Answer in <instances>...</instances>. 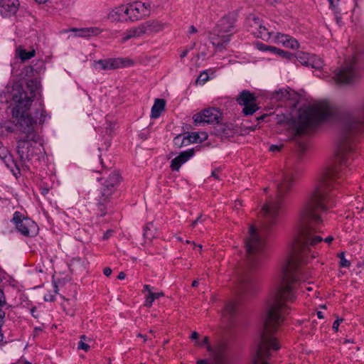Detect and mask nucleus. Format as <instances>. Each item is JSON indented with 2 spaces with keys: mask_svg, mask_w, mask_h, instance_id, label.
Here are the masks:
<instances>
[{
  "mask_svg": "<svg viewBox=\"0 0 364 364\" xmlns=\"http://www.w3.org/2000/svg\"><path fill=\"white\" fill-rule=\"evenodd\" d=\"M339 178L338 166L325 169L299 209L288 255L281 265L277 286L267 301L264 329L255 350L280 348L274 333L284 321L289 311L287 304L295 299L294 290L309 279V269L301 264L311 248L323 241L322 237L314 233L321 231L325 214L334 205L333 190Z\"/></svg>",
  "mask_w": 364,
  "mask_h": 364,
  "instance_id": "nucleus-1",
  "label": "nucleus"
},
{
  "mask_svg": "<svg viewBox=\"0 0 364 364\" xmlns=\"http://www.w3.org/2000/svg\"><path fill=\"white\" fill-rule=\"evenodd\" d=\"M40 86L38 80L31 79L26 82L25 89L17 84L13 87L14 92L12 99L15 105L11 110L12 116L17 120L21 132L25 134L17 140L16 145V153L22 167H27L26 163L43 151L41 137L33 129V125L38 122H43L44 110L42 109L41 112L36 111V119L27 113Z\"/></svg>",
  "mask_w": 364,
  "mask_h": 364,
  "instance_id": "nucleus-2",
  "label": "nucleus"
},
{
  "mask_svg": "<svg viewBox=\"0 0 364 364\" xmlns=\"http://www.w3.org/2000/svg\"><path fill=\"white\" fill-rule=\"evenodd\" d=\"M294 181V173L287 170L277 176L275 181L277 193L275 198H271L262 206L261 214L264 220L259 232L253 226L250 228L249 237L246 240V250L251 268L256 267L258 258L265 245L264 238L277 223L282 209L284 196L291 190Z\"/></svg>",
  "mask_w": 364,
  "mask_h": 364,
  "instance_id": "nucleus-3",
  "label": "nucleus"
},
{
  "mask_svg": "<svg viewBox=\"0 0 364 364\" xmlns=\"http://www.w3.org/2000/svg\"><path fill=\"white\" fill-rule=\"evenodd\" d=\"M363 116L351 114L343 116L340 123V133L336 151V160L341 166H347L353 158L355 143L364 129V101L360 106Z\"/></svg>",
  "mask_w": 364,
  "mask_h": 364,
  "instance_id": "nucleus-4",
  "label": "nucleus"
},
{
  "mask_svg": "<svg viewBox=\"0 0 364 364\" xmlns=\"http://www.w3.org/2000/svg\"><path fill=\"white\" fill-rule=\"evenodd\" d=\"M333 114L328 103L319 102L314 106L301 109L297 120L294 121L291 130L294 135L306 134L314 131L323 122Z\"/></svg>",
  "mask_w": 364,
  "mask_h": 364,
  "instance_id": "nucleus-5",
  "label": "nucleus"
},
{
  "mask_svg": "<svg viewBox=\"0 0 364 364\" xmlns=\"http://www.w3.org/2000/svg\"><path fill=\"white\" fill-rule=\"evenodd\" d=\"M237 15L235 13H228L224 16L216 24L210 35L212 45L218 50L225 48L230 42L232 34Z\"/></svg>",
  "mask_w": 364,
  "mask_h": 364,
  "instance_id": "nucleus-6",
  "label": "nucleus"
},
{
  "mask_svg": "<svg viewBox=\"0 0 364 364\" xmlns=\"http://www.w3.org/2000/svg\"><path fill=\"white\" fill-rule=\"evenodd\" d=\"M120 176L118 172L112 171L102 183L100 195L97 199V208L100 216L106 215L107 203L113 195L119 183Z\"/></svg>",
  "mask_w": 364,
  "mask_h": 364,
  "instance_id": "nucleus-7",
  "label": "nucleus"
},
{
  "mask_svg": "<svg viewBox=\"0 0 364 364\" xmlns=\"http://www.w3.org/2000/svg\"><path fill=\"white\" fill-rule=\"evenodd\" d=\"M209 338L205 336L201 341H196V345L203 346L206 345L210 355L206 359H200L196 361L197 364H225V350L223 346H218L213 348L208 344Z\"/></svg>",
  "mask_w": 364,
  "mask_h": 364,
  "instance_id": "nucleus-8",
  "label": "nucleus"
},
{
  "mask_svg": "<svg viewBox=\"0 0 364 364\" xmlns=\"http://www.w3.org/2000/svg\"><path fill=\"white\" fill-rule=\"evenodd\" d=\"M356 59L355 57L346 60L344 65L335 72L334 80L336 84H348L356 77Z\"/></svg>",
  "mask_w": 364,
  "mask_h": 364,
  "instance_id": "nucleus-9",
  "label": "nucleus"
},
{
  "mask_svg": "<svg viewBox=\"0 0 364 364\" xmlns=\"http://www.w3.org/2000/svg\"><path fill=\"white\" fill-rule=\"evenodd\" d=\"M12 221L16 228L21 235L26 237H33L38 233V225L31 219L24 217L21 213H14Z\"/></svg>",
  "mask_w": 364,
  "mask_h": 364,
  "instance_id": "nucleus-10",
  "label": "nucleus"
},
{
  "mask_svg": "<svg viewBox=\"0 0 364 364\" xmlns=\"http://www.w3.org/2000/svg\"><path fill=\"white\" fill-rule=\"evenodd\" d=\"M133 60L127 58H107L95 60L94 68L97 70H111L132 66Z\"/></svg>",
  "mask_w": 364,
  "mask_h": 364,
  "instance_id": "nucleus-11",
  "label": "nucleus"
},
{
  "mask_svg": "<svg viewBox=\"0 0 364 364\" xmlns=\"http://www.w3.org/2000/svg\"><path fill=\"white\" fill-rule=\"evenodd\" d=\"M237 102L243 107L242 113L246 116L252 115L259 109L257 97L249 90H244L236 97Z\"/></svg>",
  "mask_w": 364,
  "mask_h": 364,
  "instance_id": "nucleus-12",
  "label": "nucleus"
},
{
  "mask_svg": "<svg viewBox=\"0 0 364 364\" xmlns=\"http://www.w3.org/2000/svg\"><path fill=\"white\" fill-rule=\"evenodd\" d=\"M128 19L134 21L149 15L151 6L149 3L135 1L126 5Z\"/></svg>",
  "mask_w": 364,
  "mask_h": 364,
  "instance_id": "nucleus-13",
  "label": "nucleus"
},
{
  "mask_svg": "<svg viewBox=\"0 0 364 364\" xmlns=\"http://www.w3.org/2000/svg\"><path fill=\"white\" fill-rule=\"evenodd\" d=\"M221 114L219 110L215 108H208L200 112L195 114L193 119L195 124L203 125L205 124L218 123Z\"/></svg>",
  "mask_w": 364,
  "mask_h": 364,
  "instance_id": "nucleus-14",
  "label": "nucleus"
},
{
  "mask_svg": "<svg viewBox=\"0 0 364 364\" xmlns=\"http://www.w3.org/2000/svg\"><path fill=\"white\" fill-rule=\"evenodd\" d=\"M249 22L251 32L255 37L260 38L264 41L270 40L273 32L264 25L261 19L253 16L249 18Z\"/></svg>",
  "mask_w": 364,
  "mask_h": 364,
  "instance_id": "nucleus-15",
  "label": "nucleus"
},
{
  "mask_svg": "<svg viewBox=\"0 0 364 364\" xmlns=\"http://www.w3.org/2000/svg\"><path fill=\"white\" fill-rule=\"evenodd\" d=\"M144 36H149L164 30V24L157 20H149L140 23Z\"/></svg>",
  "mask_w": 364,
  "mask_h": 364,
  "instance_id": "nucleus-16",
  "label": "nucleus"
},
{
  "mask_svg": "<svg viewBox=\"0 0 364 364\" xmlns=\"http://www.w3.org/2000/svg\"><path fill=\"white\" fill-rule=\"evenodd\" d=\"M18 6V0H1L0 13L3 17H11L16 13Z\"/></svg>",
  "mask_w": 364,
  "mask_h": 364,
  "instance_id": "nucleus-17",
  "label": "nucleus"
},
{
  "mask_svg": "<svg viewBox=\"0 0 364 364\" xmlns=\"http://www.w3.org/2000/svg\"><path fill=\"white\" fill-rule=\"evenodd\" d=\"M107 18L112 22L129 20L126 5H120L113 9L108 14Z\"/></svg>",
  "mask_w": 364,
  "mask_h": 364,
  "instance_id": "nucleus-18",
  "label": "nucleus"
},
{
  "mask_svg": "<svg viewBox=\"0 0 364 364\" xmlns=\"http://www.w3.org/2000/svg\"><path fill=\"white\" fill-rule=\"evenodd\" d=\"M195 154L194 149H191L182 151L178 156L175 157L171 162V168L173 171H178L182 164L186 163Z\"/></svg>",
  "mask_w": 364,
  "mask_h": 364,
  "instance_id": "nucleus-19",
  "label": "nucleus"
},
{
  "mask_svg": "<svg viewBox=\"0 0 364 364\" xmlns=\"http://www.w3.org/2000/svg\"><path fill=\"white\" fill-rule=\"evenodd\" d=\"M144 34L140 24L127 30L122 36L121 43H125L132 38H141Z\"/></svg>",
  "mask_w": 364,
  "mask_h": 364,
  "instance_id": "nucleus-20",
  "label": "nucleus"
},
{
  "mask_svg": "<svg viewBox=\"0 0 364 364\" xmlns=\"http://www.w3.org/2000/svg\"><path fill=\"white\" fill-rule=\"evenodd\" d=\"M240 288L242 292L246 294H250L257 289L255 281L247 276L241 279Z\"/></svg>",
  "mask_w": 364,
  "mask_h": 364,
  "instance_id": "nucleus-21",
  "label": "nucleus"
},
{
  "mask_svg": "<svg viewBox=\"0 0 364 364\" xmlns=\"http://www.w3.org/2000/svg\"><path fill=\"white\" fill-rule=\"evenodd\" d=\"M6 166L11 170L14 175L16 176L20 173L21 168V161L16 162L11 154H9L5 159H3Z\"/></svg>",
  "mask_w": 364,
  "mask_h": 364,
  "instance_id": "nucleus-22",
  "label": "nucleus"
},
{
  "mask_svg": "<svg viewBox=\"0 0 364 364\" xmlns=\"http://www.w3.org/2000/svg\"><path fill=\"white\" fill-rule=\"evenodd\" d=\"M237 313V304L235 301H229L226 303L223 310V316L224 318L231 321Z\"/></svg>",
  "mask_w": 364,
  "mask_h": 364,
  "instance_id": "nucleus-23",
  "label": "nucleus"
},
{
  "mask_svg": "<svg viewBox=\"0 0 364 364\" xmlns=\"http://www.w3.org/2000/svg\"><path fill=\"white\" fill-rule=\"evenodd\" d=\"M166 102L163 99H156L154 105L151 107V117L157 119L164 110Z\"/></svg>",
  "mask_w": 364,
  "mask_h": 364,
  "instance_id": "nucleus-24",
  "label": "nucleus"
},
{
  "mask_svg": "<svg viewBox=\"0 0 364 364\" xmlns=\"http://www.w3.org/2000/svg\"><path fill=\"white\" fill-rule=\"evenodd\" d=\"M72 31L76 32V36L79 37H90L97 36L100 33V30L98 28H84L80 29L73 28Z\"/></svg>",
  "mask_w": 364,
  "mask_h": 364,
  "instance_id": "nucleus-25",
  "label": "nucleus"
},
{
  "mask_svg": "<svg viewBox=\"0 0 364 364\" xmlns=\"http://www.w3.org/2000/svg\"><path fill=\"white\" fill-rule=\"evenodd\" d=\"M36 55V50L33 48L29 51H27L21 46H19L16 49V56L19 58L22 62H25Z\"/></svg>",
  "mask_w": 364,
  "mask_h": 364,
  "instance_id": "nucleus-26",
  "label": "nucleus"
},
{
  "mask_svg": "<svg viewBox=\"0 0 364 364\" xmlns=\"http://www.w3.org/2000/svg\"><path fill=\"white\" fill-rule=\"evenodd\" d=\"M164 293L162 291L160 292H149V294H146V301L144 306L146 307H151L153 304V302L155 299H159L161 296H164Z\"/></svg>",
  "mask_w": 364,
  "mask_h": 364,
  "instance_id": "nucleus-27",
  "label": "nucleus"
},
{
  "mask_svg": "<svg viewBox=\"0 0 364 364\" xmlns=\"http://www.w3.org/2000/svg\"><path fill=\"white\" fill-rule=\"evenodd\" d=\"M173 142L176 148H181L188 145V139H186V136L181 134L174 137Z\"/></svg>",
  "mask_w": 364,
  "mask_h": 364,
  "instance_id": "nucleus-28",
  "label": "nucleus"
},
{
  "mask_svg": "<svg viewBox=\"0 0 364 364\" xmlns=\"http://www.w3.org/2000/svg\"><path fill=\"white\" fill-rule=\"evenodd\" d=\"M309 66L319 70L323 68V63L319 57L312 56L309 59Z\"/></svg>",
  "mask_w": 364,
  "mask_h": 364,
  "instance_id": "nucleus-29",
  "label": "nucleus"
},
{
  "mask_svg": "<svg viewBox=\"0 0 364 364\" xmlns=\"http://www.w3.org/2000/svg\"><path fill=\"white\" fill-rule=\"evenodd\" d=\"M289 92L285 89H281L278 91H276L273 94V99L282 101L284 100H287L289 98Z\"/></svg>",
  "mask_w": 364,
  "mask_h": 364,
  "instance_id": "nucleus-30",
  "label": "nucleus"
},
{
  "mask_svg": "<svg viewBox=\"0 0 364 364\" xmlns=\"http://www.w3.org/2000/svg\"><path fill=\"white\" fill-rule=\"evenodd\" d=\"M294 58H296L301 64L309 66L310 58H309L307 53H299L296 54V55H294Z\"/></svg>",
  "mask_w": 364,
  "mask_h": 364,
  "instance_id": "nucleus-31",
  "label": "nucleus"
},
{
  "mask_svg": "<svg viewBox=\"0 0 364 364\" xmlns=\"http://www.w3.org/2000/svg\"><path fill=\"white\" fill-rule=\"evenodd\" d=\"M151 228H153V224L152 223L148 224L146 226V228L144 229V237L146 239H148L149 240H151L154 237V235L151 230Z\"/></svg>",
  "mask_w": 364,
  "mask_h": 364,
  "instance_id": "nucleus-32",
  "label": "nucleus"
},
{
  "mask_svg": "<svg viewBox=\"0 0 364 364\" xmlns=\"http://www.w3.org/2000/svg\"><path fill=\"white\" fill-rule=\"evenodd\" d=\"M290 36L285 35L282 33H277L275 36L276 42L278 43H282L283 46H285L286 41L289 39Z\"/></svg>",
  "mask_w": 364,
  "mask_h": 364,
  "instance_id": "nucleus-33",
  "label": "nucleus"
},
{
  "mask_svg": "<svg viewBox=\"0 0 364 364\" xmlns=\"http://www.w3.org/2000/svg\"><path fill=\"white\" fill-rule=\"evenodd\" d=\"M284 46L292 49H295L299 48V43L295 38L289 36L287 41H286V44Z\"/></svg>",
  "mask_w": 364,
  "mask_h": 364,
  "instance_id": "nucleus-34",
  "label": "nucleus"
},
{
  "mask_svg": "<svg viewBox=\"0 0 364 364\" xmlns=\"http://www.w3.org/2000/svg\"><path fill=\"white\" fill-rule=\"evenodd\" d=\"M186 136V139H188V145L191 143H198V133L191 132L189 133Z\"/></svg>",
  "mask_w": 364,
  "mask_h": 364,
  "instance_id": "nucleus-35",
  "label": "nucleus"
},
{
  "mask_svg": "<svg viewBox=\"0 0 364 364\" xmlns=\"http://www.w3.org/2000/svg\"><path fill=\"white\" fill-rule=\"evenodd\" d=\"M0 307L9 308V304L6 301V296L3 289L0 288Z\"/></svg>",
  "mask_w": 364,
  "mask_h": 364,
  "instance_id": "nucleus-36",
  "label": "nucleus"
},
{
  "mask_svg": "<svg viewBox=\"0 0 364 364\" xmlns=\"http://www.w3.org/2000/svg\"><path fill=\"white\" fill-rule=\"evenodd\" d=\"M341 259L340 265L342 267H348L350 266V262L345 258L344 253L341 252L338 255Z\"/></svg>",
  "mask_w": 364,
  "mask_h": 364,
  "instance_id": "nucleus-37",
  "label": "nucleus"
},
{
  "mask_svg": "<svg viewBox=\"0 0 364 364\" xmlns=\"http://www.w3.org/2000/svg\"><path fill=\"white\" fill-rule=\"evenodd\" d=\"M282 53H279L278 55L283 58L289 60H294V55L292 53H291L289 52L284 51L283 50H282Z\"/></svg>",
  "mask_w": 364,
  "mask_h": 364,
  "instance_id": "nucleus-38",
  "label": "nucleus"
},
{
  "mask_svg": "<svg viewBox=\"0 0 364 364\" xmlns=\"http://www.w3.org/2000/svg\"><path fill=\"white\" fill-rule=\"evenodd\" d=\"M9 308L0 307V326H2L5 322L6 310Z\"/></svg>",
  "mask_w": 364,
  "mask_h": 364,
  "instance_id": "nucleus-39",
  "label": "nucleus"
},
{
  "mask_svg": "<svg viewBox=\"0 0 364 364\" xmlns=\"http://www.w3.org/2000/svg\"><path fill=\"white\" fill-rule=\"evenodd\" d=\"M208 80V75L205 71L201 73V74L198 77L197 81L200 83L204 84Z\"/></svg>",
  "mask_w": 364,
  "mask_h": 364,
  "instance_id": "nucleus-40",
  "label": "nucleus"
},
{
  "mask_svg": "<svg viewBox=\"0 0 364 364\" xmlns=\"http://www.w3.org/2000/svg\"><path fill=\"white\" fill-rule=\"evenodd\" d=\"M23 72L26 76L31 77L33 75L34 69L32 66H26Z\"/></svg>",
  "mask_w": 364,
  "mask_h": 364,
  "instance_id": "nucleus-41",
  "label": "nucleus"
},
{
  "mask_svg": "<svg viewBox=\"0 0 364 364\" xmlns=\"http://www.w3.org/2000/svg\"><path fill=\"white\" fill-rule=\"evenodd\" d=\"M9 154H10L6 147L3 146L2 148H0V158L2 160L5 159Z\"/></svg>",
  "mask_w": 364,
  "mask_h": 364,
  "instance_id": "nucleus-42",
  "label": "nucleus"
},
{
  "mask_svg": "<svg viewBox=\"0 0 364 364\" xmlns=\"http://www.w3.org/2000/svg\"><path fill=\"white\" fill-rule=\"evenodd\" d=\"M78 348L83 350L85 351H87L90 348V346L85 342H83L82 340L78 343Z\"/></svg>",
  "mask_w": 364,
  "mask_h": 364,
  "instance_id": "nucleus-43",
  "label": "nucleus"
},
{
  "mask_svg": "<svg viewBox=\"0 0 364 364\" xmlns=\"http://www.w3.org/2000/svg\"><path fill=\"white\" fill-rule=\"evenodd\" d=\"M267 48H268V50L276 54V55H279V53H282V50L279 49V48H277L274 46H270L269 47H267Z\"/></svg>",
  "mask_w": 364,
  "mask_h": 364,
  "instance_id": "nucleus-44",
  "label": "nucleus"
},
{
  "mask_svg": "<svg viewBox=\"0 0 364 364\" xmlns=\"http://www.w3.org/2000/svg\"><path fill=\"white\" fill-rule=\"evenodd\" d=\"M282 145L272 144L269 146V150L272 152L279 151L282 149Z\"/></svg>",
  "mask_w": 364,
  "mask_h": 364,
  "instance_id": "nucleus-45",
  "label": "nucleus"
},
{
  "mask_svg": "<svg viewBox=\"0 0 364 364\" xmlns=\"http://www.w3.org/2000/svg\"><path fill=\"white\" fill-rule=\"evenodd\" d=\"M343 321V319L342 318H337L333 323V329L335 331H338V327L341 324V323Z\"/></svg>",
  "mask_w": 364,
  "mask_h": 364,
  "instance_id": "nucleus-46",
  "label": "nucleus"
},
{
  "mask_svg": "<svg viewBox=\"0 0 364 364\" xmlns=\"http://www.w3.org/2000/svg\"><path fill=\"white\" fill-rule=\"evenodd\" d=\"M208 139V134L205 132L198 133V141L203 142Z\"/></svg>",
  "mask_w": 364,
  "mask_h": 364,
  "instance_id": "nucleus-47",
  "label": "nucleus"
},
{
  "mask_svg": "<svg viewBox=\"0 0 364 364\" xmlns=\"http://www.w3.org/2000/svg\"><path fill=\"white\" fill-rule=\"evenodd\" d=\"M220 169H215L212 171L211 176L215 178V179H220Z\"/></svg>",
  "mask_w": 364,
  "mask_h": 364,
  "instance_id": "nucleus-48",
  "label": "nucleus"
},
{
  "mask_svg": "<svg viewBox=\"0 0 364 364\" xmlns=\"http://www.w3.org/2000/svg\"><path fill=\"white\" fill-rule=\"evenodd\" d=\"M152 289H153V287H151L150 285L145 284V285H144V289H143L142 292H143V294H144L146 295V294H149V292H151Z\"/></svg>",
  "mask_w": 364,
  "mask_h": 364,
  "instance_id": "nucleus-49",
  "label": "nucleus"
},
{
  "mask_svg": "<svg viewBox=\"0 0 364 364\" xmlns=\"http://www.w3.org/2000/svg\"><path fill=\"white\" fill-rule=\"evenodd\" d=\"M112 233H113V230H107L106 232H105V234L103 235V239L104 240L109 239L112 235Z\"/></svg>",
  "mask_w": 364,
  "mask_h": 364,
  "instance_id": "nucleus-50",
  "label": "nucleus"
},
{
  "mask_svg": "<svg viewBox=\"0 0 364 364\" xmlns=\"http://www.w3.org/2000/svg\"><path fill=\"white\" fill-rule=\"evenodd\" d=\"M205 220V218H203V216L200 215L192 223L191 225L193 227H194L197 223L204 221Z\"/></svg>",
  "mask_w": 364,
  "mask_h": 364,
  "instance_id": "nucleus-51",
  "label": "nucleus"
},
{
  "mask_svg": "<svg viewBox=\"0 0 364 364\" xmlns=\"http://www.w3.org/2000/svg\"><path fill=\"white\" fill-rule=\"evenodd\" d=\"M2 127H4L9 132H13L14 130V127L11 126L8 122H5L4 125Z\"/></svg>",
  "mask_w": 364,
  "mask_h": 364,
  "instance_id": "nucleus-52",
  "label": "nucleus"
},
{
  "mask_svg": "<svg viewBox=\"0 0 364 364\" xmlns=\"http://www.w3.org/2000/svg\"><path fill=\"white\" fill-rule=\"evenodd\" d=\"M197 31H198L197 28L194 26L191 25L188 28V34H193V33H197Z\"/></svg>",
  "mask_w": 364,
  "mask_h": 364,
  "instance_id": "nucleus-53",
  "label": "nucleus"
},
{
  "mask_svg": "<svg viewBox=\"0 0 364 364\" xmlns=\"http://www.w3.org/2000/svg\"><path fill=\"white\" fill-rule=\"evenodd\" d=\"M112 269L109 267H105L103 270V273L105 276L109 277L112 274Z\"/></svg>",
  "mask_w": 364,
  "mask_h": 364,
  "instance_id": "nucleus-54",
  "label": "nucleus"
},
{
  "mask_svg": "<svg viewBox=\"0 0 364 364\" xmlns=\"http://www.w3.org/2000/svg\"><path fill=\"white\" fill-rule=\"evenodd\" d=\"M36 307H32L31 309V315L35 318H38V314H36Z\"/></svg>",
  "mask_w": 364,
  "mask_h": 364,
  "instance_id": "nucleus-55",
  "label": "nucleus"
},
{
  "mask_svg": "<svg viewBox=\"0 0 364 364\" xmlns=\"http://www.w3.org/2000/svg\"><path fill=\"white\" fill-rule=\"evenodd\" d=\"M198 336H199V334L197 332L194 331L192 333L190 338L191 340L197 341L198 338Z\"/></svg>",
  "mask_w": 364,
  "mask_h": 364,
  "instance_id": "nucleus-56",
  "label": "nucleus"
},
{
  "mask_svg": "<svg viewBox=\"0 0 364 364\" xmlns=\"http://www.w3.org/2000/svg\"><path fill=\"white\" fill-rule=\"evenodd\" d=\"M139 336L143 338L144 341L151 340V338H149L147 335L139 334Z\"/></svg>",
  "mask_w": 364,
  "mask_h": 364,
  "instance_id": "nucleus-57",
  "label": "nucleus"
},
{
  "mask_svg": "<svg viewBox=\"0 0 364 364\" xmlns=\"http://www.w3.org/2000/svg\"><path fill=\"white\" fill-rule=\"evenodd\" d=\"M333 240V237L332 236H328L324 239V241L327 243H331Z\"/></svg>",
  "mask_w": 364,
  "mask_h": 364,
  "instance_id": "nucleus-58",
  "label": "nucleus"
},
{
  "mask_svg": "<svg viewBox=\"0 0 364 364\" xmlns=\"http://www.w3.org/2000/svg\"><path fill=\"white\" fill-rule=\"evenodd\" d=\"M125 276H126L125 274L123 272H121L119 273L117 278L119 279H124L125 278Z\"/></svg>",
  "mask_w": 364,
  "mask_h": 364,
  "instance_id": "nucleus-59",
  "label": "nucleus"
},
{
  "mask_svg": "<svg viewBox=\"0 0 364 364\" xmlns=\"http://www.w3.org/2000/svg\"><path fill=\"white\" fill-rule=\"evenodd\" d=\"M267 47H269V46H266V45H264V44H261V46H259V48L261 50L265 51V50H268V48H267Z\"/></svg>",
  "mask_w": 364,
  "mask_h": 364,
  "instance_id": "nucleus-60",
  "label": "nucleus"
},
{
  "mask_svg": "<svg viewBox=\"0 0 364 364\" xmlns=\"http://www.w3.org/2000/svg\"><path fill=\"white\" fill-rule=\"evenodd\" d=\"M188 50H183V52H181V53L180 54V57H181V58H183L186 57V55L188 54Z\"/></svg>",
  "mask_w": 364,
  "mask_h": 364,
  "instance_id": "nucleus-61",
  "label": "nucleus"
},
{
  "mask_svg": "<svg viewBox=\"0 0 364 364\" xmlns=\"http://www.w3.org/2000/svg\"><path fill=\"white\" fill-rule=\"evenodd\" d=\"M1 327L2 326H0V343L3 341L4 339V334L2 333Z\"/></svg>",
  "mask_w": 364,
  "mask_h": 364,
  "instance_id": "nucleus-62",
  "label": "nucleus"
},
{
  "mask_svg": "<svg viewBox=\"0 0 364 364\" xmlns=\"http://www.w3.org/2000/svg\"><path fill=\"white\" fill-rule=\"evenodd\" d=\"M317 316L319 318H323V314L321 311H317Z\"/></svg>",
  "mask_w": 364,
  "mask_h": 364,
  "instance_id": "nucleus-63",
  "label": "nucleus"
},
{
  "mask_svg": "<svg viewBox=\"0 0 364 364\" xmlns=\"http://www.w3.org/2000/svg\"><path fill=\"white\" fill-rule=\"evenodd\" d=\"M336 20L337 23H338L339 26H341V17H339V16H336Z\"/></svg>",
  "mask_w": 364,
  "mask_h": 364,
  "instance_id": "nucleus-64",
  "label": "nucleus"
}]
</instances>
